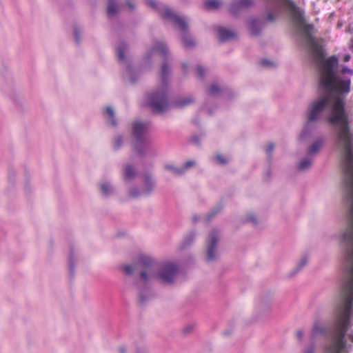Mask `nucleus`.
I'll return each mask as SVG.
<instances>
[{
	"label": "nucleus",
	"mask_w": 353,
	"mask_h": 353,
	"mask_svg": "<svg viewBox=\"0 0 353 353\" xmlns=\"http://www.w3.org/2000/svg\"><path fill=\"white\" fill-rule=\"evenodd\" d=\"M290 14L297 27L301 30L303 38L310 48L315 62L319 66L321 85L326 93L313 101L309 106L306 123L299 139L304 141L309 137L316 127V122L325 110L329 112L328 121L337 127L336 147L341 155V165L344 172L345 202L347 208L346 219H353V134L349 127L348 117L345 110V100L341 94L350 90L351 77L353 70L343 67L338 74L334 68L338 64L335 57L325 58L323 50L312 37L314 27L306 24L302 11L290 0H279Z\"/></svg>",
	"instance_id": "1"
},
{
	"label": "nucleus",
	"mask_w": 353,
	"mask_h": 353,
	"mask_svg": "<svg viewBox=\"0 0 353 353\" xmlns=\"http://www.w3.org/2000/svg\"><path fill=\"white\" fill-rule=\"evenodd\" d=\"M346 226L341 236V244L345 259V281L333 310V321L329 328L323 319L316 314L311 333L316 336L328 333V341L323 346V353H350L352 345L346 335L352 326L353 315V219H346Z\"/></svg>",
	"instance_id": "2"
},
{
	"label": "nucleus",
	"mask_w": 353,
	"mask_h": 353,
	"mask_svg": "<svg viewBox=\"0 0 353 353\" xmlns=\"http://www.w3.org/2000/svg\"><path fill=\"white\" fill-rule=\"evenodd\" d=\"M143 283L157 281L164 285L173 284L179 274L176 263L170 261L157 262L148 256H141L137 264Z\"/></svg>",
	"instance_id": "3"
},
{
	"label": "nucleus",
	"mask_w": 353,
	"mask_h": 353,
	"mask_svg": "<svg viewBox=\"0 0 353 353\" xmlns=\"http://www.w3.org/2000/svg\"><path fill=\"white\" fill-rule=\"evenodd\" d=\"M162 16L182 32L181 41L184 48H192L194 46L195 43L188 32V23L184 17L177 15L167 8L162 12Z\"/></svg>",
	"instance_id": "4"
},
{
	"label": "nucleus",
	"mask_w": 353,
	"mask_h": 353,
	"mask_svg": "<svg viewBox=\"0 0 353 353\" xmlns=\"http://www.w3.org/2000/svg\"><path fill=\"white\" fill-rule=\"evenodd\" d=\"M146 104L154 113H162L169 108L164 89L154 92L147 96Z\"/></svg>",
	"instance_id": "5"
},
{
	"label": "nucleus",
	"mask_w": 353,
	"mask_h": 353,
	"mask_svg": "<svg viewBox=\"0 0 353 353\" xmlns=\"http://www.w3.org/2000/svg\"><path fill=\"white\" fill-rule=\"evenodd\" d=\"M220 239V232L217 230H212L205 240L206 259L208 261H213L219 256L218 243Z\"/></svg>",
	"instance_id": "6"
},
{
	"label": "nucleus",
	"mask_w": 353,
	"mask_h": 353,
	"mask_svg": "<svg viewBox=\"0 0 353 353\" xmlns=\"http://www.w3.org/2000/svg\"><path fill=\"white\" fill-rule=\"evenodd\" d=\"M154 187V183L150 174L143 176V187L132 186L128 189V196L131 199H137L143 195H148L152 192Z\"/></svg>",
	"instance_id": "7"
},
{
	"label": "nucleus",
	"mask_w": 353,
	"mask_h": 353,
	"mask_svg": "<svg viewBox=\"0 0 353 353\" xmlns=\"http://www.w3.org/2000/svg\"><path fill=\"white\" fill-rule=\"evenodd\" d=\"M148 123L142 121H135L133 123V134L137 140H141L143 136L148 132Z\"/></svg>",
	"instance_id": "8"
},
{
	"label": "nucleus",
	"mask_w": 353,
	"mask_h": 353,
	"mask_svg": "<svg viewBox=\"0 0 353 353\" xmlns=\"http://www.w3.org/2000/svg\"><path fill=\"white\" fill-rule=\"evenodd\" d=\"M217 32L221 41H226L236 37V33L234 31L222 27L217 29Z\"/></svg>",
	"instance_id": "9"
},
{
	"label": "nucleus",
	"mask_w": 353,
	"mask_h": 353,
	"mask_svg": "<svg viewBox=\"0 0 353 353\" xmlns=\"http://www.w3.org/2000/svg\"><path fill=\"white\" fill-rule=\"evenodd\" d=\"M120 10V6L116 0H108L107 14L109 17L117 15Z\"/></svg>",
	"instance_id": "10"
},
{
	"label": "nucleus",
	"mask_w": 353,
	"mask_h": 353,
	"mask_svg": "<svg viewBox=\"0 0 353 353\" xmlns=\"http://www.w3.org/2000/svg\"><path fill=\"white\" fill-rule=\"evenodd\" d=\"M137 175V173L134 168H133L131 165H126L124 167L123 177L125 181L128 182L133 180L135 179Z\"/></svg>",
	"instance_id": "11"
},
{
	"label": "nucleus",
	"mask_w": 353,
	"mask_h": 353,
	"mask_svg": "<svg viewBox=\"0 0 353 353\" xmlns=\"http://www.w3.org/2000/svg\"><path fill=\"white\" fill-rule=\"evenodd\" d=\"M312 158L306 157L300 160L296 165V168L299 172H305L308 170L312 165Z\"/></svg>",
	"instance_id": "12"
},
{
	"label": "nucleus",
	"mask_w": 353,
	"mask_h": 353,
	"mask_svg": "<svg viewBox=\"0 0 353 353\" xmlns=\"http://www.w3.org/2000/svg\"><path fill=\"white\" fill-rule=\"evenodd\" d=\"M324 140L323 139H318L309 147L307 153L310 155L317 154L320 150L323 147Z\"/></svg>",
	"instance_id": "13"
},
{
	"label": "nucleus",
	"mask_w": 353,
	"mask_h": 353,
	"mask_svg": "<svg viewBox=\"0 0 353 353\" xmlns=\"http://www.w3.org/2000/svg\"><path fill=\"white\" fill-rule=\"evenodd\" d=\"M146 4L149 7H150L153 9L157 10L163 19H164V18L162 16V12L163 11V10L165 8L170 9L172 12H174L173 10L168 6H159V3L156 0H146Z\"/></svg>",
	"instance_id": "14"
},
{
	"label": "nucleus",
	"mask_w": 353,
	"mask_h": 353,
	"mask_svg": "<svg viewBox=\"0 0 353 353\" xmlns=\"http://www.w3.org/2000/svg\"><path fill=\"white\" fill-rule=\"evenodd\" d=\"M194 102V99L191 96L185 97L179 99L175 102V105L178 108H183Z\"/></svg>",
	"instance_id": "15"
},
{
	"label": "nucleus",
	"mask_w": 353,
	"mask_h": 353,
	"mask_svg": "<svg viewBox=\"0 0 353 353\" xmlns=\"http://www.w3.org/2000/svg\"><path fill=\"white\" fill-rule=\"evenodd\" d=\"M249 28H250L251 33L254 35H256L260 32V30L261 29V26L260 22L258 20L252 19L249 22Z\"/></svg>",
	"instance_id": "16"
},
{
	"label": "nucleus",
	"mask_w": 353,
	"mask_h": 353,
	"mask_svg": "<svg viewBox=\"0 0 353 353\" xmlns=\"http://www.w3.org/2000/svg\"><path fill=\"white\" fill-rule=\"evenodd\" d=\"M101 191L104 196H109L113 192L112 185L108 182H103L100 185Z\"/></svg>",
	"instance_id": "17"
},
{
	"label": "nucleus",
	"mask_w": 353,
	"mask_h": 353,
	"mask_svg": "<svg viewBox=\"0 0 353 353\" xmlns=\"http://www.w3.org/2000/svg\"><path fill=\"white\" fill-rule=\"evenodd\" d=\"M221 5L219 0H208L204 3V8L208 10L216 9Z\"/></svg>",
	"instance_id": "18"
},
{
	"label": "nucleus",
	"mask_w": 353,
	"mask_h": 353,
	"mask_svg": "<svg viewBox=\"0 0 353 353\" xmlns=\"http://www.w3.org/2000/svg\"><path fill=\"white\" fill-rule=\"evenodd\" d=\"M307 262H308L307 256H302L300 259V260L299 261V262L295 268V270H294V272L293 273V274H295L296 272L300 271L303 267H305L306 265Z\"/></svg>",
	"instance_id": "19"
},
{
	"label": "nucleus",
	"mask_w": 353,
	"mask_h": 353,
	"mask_svg": "<svg viewBox=\"0 0 353 353\" xmlns=\"http://www.w3.org/2000/svg\"><path fill=\"white\" fill-rule=\"evenodd\" d=\"M165 168L174 175H181L184 173V168H183L182 166L177 168L171 165H168L165 166Z\"/></svg>",
	"instance_id": "20"
},
{
	"label": "nucleus",
	"mask_w": 353,
	"mask_h": 353,
	"mask_svg": "<svg viewBox=\"0 0 353 353\" xmlns=\"http://www.w3.org/2000/svg\"><path fill=\"white\" fill-rule=\"evenodd\" d=\"M127 49V45L124 43H121L117 47L118 57L120 60L123 61L125 59V51Z\"/></svg>",
	"instance_id": "21"
},
{
	"label": "nucleus",
	"mask_w": 353,
	"mask_h": 353,
	"mask_svg": "<svg viewBox=\"0 0 353 353\" xmlns=\"http://www.w3.org/2000/svg\"><path fill=\"white\" fill-rule=\"evenodd\" d=\"M155 50L163 55H166L168 52V49L166 45L163 42H159L157 43Z\"/></svg>",
	"instance_id": "22"
},
{
	"label": "nucleus",
	"mask_w": 353,
	"mask_h": 353,
	"mask_svg": "<svg viewBox=\"0 0 353 353\" xmlns=\"http://www.w3.org/2000/svg\"><path fill=\"white\" fill-rule=\"evenodd\" d=\"M106 112L108 115V119L111 122L112 125H115L117 122L114 118V112L113 109L111 107H107Z\"/></svg>",
	"instance_id": "23"
},
{
	"label": "nucleus",
	"mask_w": 353,
	"mask_h": 353,
	"mask_svg": "<svg viewBox=\"0 0 353 353\" xmlns=\"http://www.w3.org/2000/svg\"><path fill=\"white\" fill-rule=\"evenodd\" d=\"M214 159L216 163L220 165H225L228 163L227 159L221 154H217Z\"/></svg>",
	"instance_id": "24"
},
{
	"label": "nucleus",
	"mask_w": 353,
	"mask_h": 353,
	"mask_svg": "<svg viewBox=\"0 0 353 353\" xmlns=\"http://www.w3.org/2000/svg\"><path fill=\"white\" fill-rule=\"evenodd\" d=\"M245 221L252 223L254 225H256L258 223L257 218L253 213L248 214L245 216Z\"/></svg>",
	"instance_id": "25"
},
{
	"label": "nucleus",
	"mask_w": 353,
	"mask_h": 353,
	"mask_svg": "<svg viewBox=\"0 0 353 353\" xmlns=\"http://www.w3.org/2000/svg\"><path fill=\"white\" fill-rule=\"evenodd\" d=\"M221 92V89L216 84L211 85L208 93L210 95L215 96Z\"/></svg>",
	"instance_id": "26"
},
{
	"label": "nucleus",
	"mask_w": 353,
	"mask_h": 353,
	"mask_svg": "<svg viewBox=\"0 0 353 353\" xmlns=\"http://www.w3.org/2000/svg\"><path fill=\"white\" fill-rule=\"evenodd\" d=\"M194 329H195V324L191 323V324H188V325H186L185 326H184V327L182 330V332L185 334H188L192 333L194 330Z\"/></svg>",
	"instance_id": "27"
},
{
	"label": "nucleus",
	"mask_w": 353,
	"mask_h": 353,
	"mask_svg": "<svg viewBox=\"0 0 353 353\" xmlns=\"http://www.w3.org/2000/svg\"><path fill=\"white\" fill-rule=\"evenodd\" d=\"M168 73L169 70L168 66L165 63H163L161 69V79L163 84L165 83L166 76Z\"/></svg>",
	"instance_id": "28"
},
{
	"label": "nucleus",
	"mask_w": 353,
	"mask_h": 353,
	"mask_svg": "<svg viewBox=\"0 0 353 353\" xmlns=\"http://www.w3.org/2000/svg\"><path fill=\"white\" fill-rule=\"evenodd\" d=\"M315 349H316L315 345L311 344V345H309L308 346H307L304 349L303 353H315Z\"/></svg>",
	"instance_id": "29"
},
{
	"label": "nucleus",
	"mask_w": 353,
	"mask_h": 353,
	"mask_svg": "<svg viewBox=\"0 0 353 353\" xmlns=\"http://www.w3.org/2000/svg\"><path fill=\"white\" fill-rule=\"evenodd\" d=\"M122 144V137L117 136L114 139V146L115 148H119Z\"/></svg>",
	"instance_id": "30"
},
{
	"label": "nucleus",
	"mask_w": 353,
	"mask_h": 353,
	"mask_svg": "<svg viewBox=\"0 0 353 353\" xmlns=\"http://www.w3.org/2000/svg\"><path fill=\"white\" fill-rule=\"evenodd\" d=\"M125 4L130 11H133L135 9V4L133 0H126Z\"/></svg>",
	"instance_id": "31"
},
{
	"label": "nucleus",
	"mask_w": 353,
	"mask_h": 353,
	"mask_svg": "<svg viewBox=\"0 0 353 353\" xmlns=\"http://www.w3.org/2000/svg\"><path fill=\"white\" fill-rule=\"evenodd\" d=\"M305 333L303 330H299L296 332V337L299 341H303L304 339Z\"/></svg>",
	"instance_id": "32"
},
{
	"label": "nucleus",
	"mask_w": 353,
	"mask_h": 353,
	"mask_svg": "<svg viewBox=\"0 0 353 353\" xmlns=\"http://www.w3.org/2000/svg\"><path fill=\"white\" fill-rule=\"evenodd\" d=\"M252 3V0H241L239 6L241 8H247Z\"/></svg>",
	"instance_id": "33"
},
{
	"label": "nucleus",
	"mask_w": 353,
	"mask_h": 353,
	"mask_svg": "<svg viewBox=\"0 0 353 353\" xmlns=\"http://www.w3.org/2000/svg\"><path fill=\"white\" fill-rule=\"evenodd\" d=\"M274 148V145L272 143H268V145L266 147V152L269 157L271 156L273 150Z\"/></svg>",
	"instance_id": "34"
},
{
	"label": "nucleus",
	"mask_w": 353,
	"mask_h": 353,
	"mask_svg": "<svg viewBox=\"0 0 353 353\" xmlns=\"http://www.w3.org/2000/svg\"><path fill=\"white\" fill-rule=\"evenodd\" d=\"M195 164V162L194 161H187L183 165H182L183 168H184V172L186 170L191 168Z\"/></svg>",
	"instance_id": "35"
},
{
	"label": "nucleus",
	"mask_w": 353,
	"mask_h": 353,
	"mask_svg": "<svg viewBox=\"0 0 353 353\" xmlns=\"http://www.w3.org/2000/svg\"><path fill=\"white\" fill-rule=\"evenodd\" d=\"M123 268L125 272L128 274H131L133 272V268L130 265H125L123 267Z\"/></svg>",
	"instance_id": "36"
},
{
	"label": "nucleus",
	"mask_w": 353,
	"mask_h": 353,
	"mask_svg": "<svg viewBox=\"0 0 353 353\" xmlns=\"http://www.w3.org/2000/svg\"><path fill=\"white\" fill-rule=\"evenodd\" d=\"M198 75L200 78H203L204 77L205 70L200 65L196 68Z\"/></svg>",
	"instance_id": "37"
},
{
	"label": "nucleus",
	"mask_w": 353,
	"mask_h": 353,
	"mask_svg": "<svg viewBox=\"0 0 353 353\" xmlns=\"http://www.w3.org/2000/svg\"><path fill=\"white\" fill-rule=\"evenodd\" d=\"M261 63L263 66L265 67H273L274 66V63L272 61H268V60H263L261 61Z\"/></svg>",
	"instance_id": "38"
},
{
	"label": "nucleus",
	"mask_w": 353,
	"mask_h": 353,
	"mask_svg": "<svg viewBox=\"0 0 353 353\" xmlns=\"http://www.w3.org/2000/svg\"><path fill=\"white\" fill-rule=\"evenodd\" d=\"M79 34H80V30L79 29H75L74 30V37L77 43H79Z\"/></svg>",
	"instance_id": "39"
},
{
	"label": "nucleus",
	"mask_w": 353,
	"mask_h": 353,
	"mask_svg": "<svg viewBox=\"0 0 353 353\" xmlns=\"http://www.w3.org/2000/svg\"><path fill=\"white\" fill-rule=\"evenodd\" d=\"M70 271H72V270H73V263H72V253H70Z\"/></svg>",
	"instance_id": "40"
},
{
	"label": "nucleus",
	"mask_w": 353,
	"mask_h": 353,
	"mask_svg": "<svg viewBox=\"0 0 353 353\" xmlns=\"http://www.w3.org/2000/svg\"><path fill=\"white\" fill-rule=\"evenodd\" d=\"M350 59V54H345L343 58V60L345 61V62H347L349 61Z\"/></svg>",
	"instance_id": "41"
},
{
	"label": "nucleus",
	"mask_w": 353,
	"mask_h": 353,
	"mask_svg": "<svg viewBox=\"0 0 353 353\" xmlns=\"http://www.w3.org/2000/svg\"><path fill=\"white\" fill-rule=\"evenodd\" d=\"M146 301V299L144 297L142 292L140 293V301L141 303H144Z\"/></svg>",
	"instance_id": "42"
},
{
	"label": "nucleus",
	"mask_w": 353,
	"mask_h": 353,
	"mask_svg": "<svg viewBox=\"0 0 353 353\" xmlns=\"http://www.w3.org/2000/svg\"><path fill=\"white\" fill-rule=\"evenodd\" d=\"M235 6H236V5H232V6H230V12H231L232 13H233V14H235V13H236Z\"/></svg>",
	"instance_id": "43"
},
{
	"label": "nucleus",
	"mask_w": 353,
	"mask_h": 353,
	"mask_svg": "<svg viewBox=\"0 0 353 353\" xmlns=\"http://www.w3.org/2000/svg\"><path fill=\"white\" fill-rule=\"evenodd\" d=\"M119 351V353H126V350L124 347H121Z\"/></svg>",
	"instance_id": "44"
},
{
	"label": "nucleus",
	"mask_w": 353,
	"mask_h": 353,
	"mask_svg": "<svg viewBox=\"0 0 353 353\" xmlns=\"http://www.w3.org/2000/svg\"><path fill=\"white\" fill-rule=\"evenodd\" d=\"M268 19L270 21H273V20H274L273 15L272 14H269L268 16Z\"/></svg>",
	"instance_id": "45"
},
{
	"label": "nucleus",
	"mask_w": 353,
	"mask_h": 353,
	"mask_svg": "<svg viewBox=\"0 0 353 353\" xmlns=\"http://www.w3.org/2000/svg\"><path fill=\"white\" fill-rule=\"evenodd\" d=\"M349 339L351 341L352 343H353V333L350 334L348 335Z\"/></svg>",
	"instance_id": "46"
},
{
	"label": "nucleus",
	"mask_w": 353,
	"mask_h": 353,
	"mask_svg": "<svg viewBox=\"0 0 353 353\" xmlns=\"http://www.w3.org/2000/svg\"><path fill=\"white\" fill-rule=\"evenodd\" d=\"M135 150L140 154H141L142 153L139 151V150L138 149V148H135Z\"/></svg>",
	"instance_id": "47"
},
{
	"label": "nucleus",
	"mask_w": 353,
	"mask_h": 353,
	"mask_svg": "<svg viewBox=\"0 0 353 353\" xmlns=\"http://www.w3.org/2000/svg\"><path fill=\"white\" fill-rule=\"evenodd\" d=\"M350 48L351 49H353V41H352V43L350 46Z\"/></svg>",
	"instance_id": "48"
}]
</instances>
